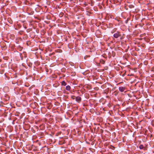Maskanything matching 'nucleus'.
<instances>
[{"instance_id":"f257e3e1","label":"nucleus","mask_w":154,"mask_h":154,"mask_svg":"<svg viewBox=\"0 0 154 154\" xmlns=\"http://www.w3.org/2000/svg\"><path fill=\"white\" fill-rule=\"evenodd\" d=\"M125 88L123 87H120L119 88V91L121 92H123L125 90Z\"/></svg>"},{"instance_id":"f03ea898","label":"nucleus","mask_w":154,"mask_h":154,"mask_svg":"<svg viewBox=\"0 0 154 154\" xmlns=\"http://www.w3.org/2000/svg\"><path fill=\"white\" fill-rule=\"evenodd\" d=\"M75 98L77 102H79L81 100V98L80 97L78 96L76 97H75Z\"/></svg>"},{"instance_id":"7ed1b4c3","label":"nucleus","mask_w":154,"mask_h":154,"mask_svg":"<svg viewBox=\"0 0 154 154\" xmlns=\"http://www.w3.org/2000/svg\"><path fill=\"white\" fill-rule=\"evenodd\" d=\"M113 36L114 37H115L116 38H117L119 36V33L118 32L114 34Z\"/></svg>"},{"instance_id":"20e7f679","label":"nucleus","mask_w":154,"mask_h":154,"mask_svg":"<svg viewBox=\"0 0 154 154\" xmlns=\"http://www.w3.org/2000/svg\"><path fill=\"white\" fill-rule=\"evenodd\" d=\"M66 90L69 91L70 90V87L69 85H68L66 87Z\"/></svg>"},{"instance_id":"39448f33","label":"nucleus","mask_w":154,"mask_h":154,"mask_svg":"<svg viewBox=\"0 0 154 154\" xmlns=\"http://www.w3.org/2000/svg\"><path fill=\"white\" fill-rule=\"evenodd\" d=\"M62 85H63L65 86L66 85V83L64 81H63L62 82Z\"/></svg>"},{"instance_id":"423d86ee","label":"nucleus","mask_w":154,"mask_h":154,"mask_svg":"<svg viewBox=\"0 0 154 154\" xmlns=\"http://www.w3.org/2000/svg\"><path fill=\"white\" fill-rule=\"evenodd\" d=\"M140 149H142L143 148V146L142 145H140Z\"/></svg>"}]
</instances>
